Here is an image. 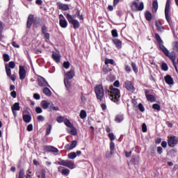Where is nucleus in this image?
<instances>
[{"mask_svg":"<svg viewBox=\"0 0 178 178\" xmlns=\"http://www.w3.org/2000/svg\"><path fill=\"white\" fill-rule=\"evenodd\" d=\"M51 130H52V126L49 124L47 128L46 136H49V134H51Z\"/></svg>","mask_w":178,"mask_h":178,"instance_id":"45","label":"nucleus"},{"mask_svg":"<svg viewBox=\"0 0 178 178\" xmlns=\"http://www.w3.org/2000/svg\"><path fill=\"white\" fill-rule=\"evenodd\" d=\"M131 66H132V69H133L134 72L135 73H137L138 72V69H137V66L136 65L134 62L131 63Z\"/></svg>","mask_w":178,"mask_h":178,"instance_id":"48","label":"nucleus"},{"mask_svg":"<svg viewBox=\"0 0 178 178\" xmlns=\"http://www.w3.org/2000/svg\"><path fill=\"white\" fill-rule=\"evenodd\" d=\"M66 17L70 24H72L74 29H79L80 27V22H79L76 19H73V17L69 14H66Z\"/></svg>","mask_w":178,"mask_h":178,"instance_id":"4","label":"nucleus"},{"mask_svg":"<svg viewBox=\"0 0 178 178\" xmlns=\"http://www.w3.org/2000/svg\"><path fill=\"white\" fill-rule=\"evenodd\" d=\"M125 70L127 73H130V72H131V68L129 65H125Z\"/></svg>","mask_w":178,"mask_h":178,"instance_id":"62","label":"nucleus"},{"mask_svg":"<svg viewBox=\"0 0 178 178\" xmlns=\"http://www.w3.org/2000/svg\"><path fill=\"white\" fill-rule=\"evenodd\" d=\"M64 84L67 90H69L72 87V82L69 79H64Z\"/></svg>","mask_w":178,"mask_h":178,"instance_id":"33","label":"nucleus"},{"mask_svg":"<svg viewBox=\"0 0 178 178\" xmlns=\"http://www.w3.org/2000/svg\"><path fill=\"white\" fill-rule=\"evenodd\" d=\"M63 120H64V118L62 116H59L57 118V122L58 123H62V122H63Z\"/></svg>","mask_w":178,"mask_h":178,"instance_id":"60","label":"nucleus"},{"mask_svg":"<svg viewBox=\"0 0 178 178\" xmlns=\"http://www.w3.org/2000/svg\"><path fill=\"white\" fill-rule=\"evenodd\" d=\"M39 24H40V19H36L35 21H33L34 27H38Z\"/></svg>","mask_w":178,"mask_h":178,"instance_id":"51","label":"nucleus"},{"mask_svg":"<svg viewBox=\"0 0 178 178\" xmlns=\"http://www.w3.org/2000/svg\"><path fill=\"white\" fill-rule=\"evenodd\" d=\"M40 105L44 109H48V108H49L51 105H52V102L48 100H43L41 102Z\"/></svg>","mask_w":178,"mask_h":178,"instance_id":"13","label":"nucleus"},{"mask_svg":"<svg viewBox=\"0 0 178 178\" xmlns=\"http://www.w3.org/2000/svg\"><path fill=\"white\" fill-rule=\"evenodd\" d=\"M44 149L46 152H54L56 154L59 152V149L54 146H45Z\"/></svg>","mask_w":178,"mask_h":178,"instance_id":"12","label":"nucleus"},{"mask_svg":"<svg viewBox=\"0 0 178 178\" xmlns=\"http://www.w3.org/2000/svg\"><path fill=\"white\" fill-rule=\"evenodd\" d=\"M3 58L4 59V62H9L10 60V57H9L8 54H4Z\"/></svg>","mask_w":178,"mask_h":178,"instance_id":"44","label":"nucleus"},{"mask_svg":"<svg viewBox=\"0 0 178 178\" xmlns=\"http://www.w3.org/2000/svg\"><path fill=\"white\" fill-rule=\"evenodd\" d=\"M64 123H65V126H67V127H69V129H70V127H73V124L72 122H70V120H69L67 119L64 120Z\"/></svg>","mask_w":178,"mask_h":178,"instance_id":"38","label":"nucleus"},{"mask_svg":"<svg viewBox=\"0 0 178 178\" xmlns=\"http://www.w3.org/2000/svg\"><path fill=\"white\" fill-rule=\"evenodd\" d=\"M170 2L171 0H167L165 8V16L169 24H170V17L169 16V12H170Z\"/></svg>","mask_w":178,"mask_h":178,"instance_id":"6","label":"nucleus"},{"mask_svg":"<svg viewBox=\"0 0 178 178\" xmlns=\"http://www.w3.org/2000/svg\"><path fill=\"white\" fill-rule=\"evenodd\" d=\"M162 70H164V72H168L169 67H168V65L165 63H162L161 65Z\"/></svg>","mask_w":178,"mask_h":178,"instance_id":"43","label":"nucleus"},{"mask_svg":"<svg viewBox=\"0 0 178 178\" xmlns=\"http://www.w3.org/2000/svg\"><path fill=\"white\" fill-rule=\"evenodd\" d=\"M34 22V15H29L28 17L27 22H26V27L27 29H31V25Z\"/></svg>","mask_w":178,"mask_h":178,"instance_id":"18","label":"nucleus"},{"mask_svg":"<svg viewBox=\"0 0 178 178\" xmlns=\"http://www.w3.org/2000/svg\"><path fill=\"white\" fill-rule=\"evenodd\" d=\"M95 92L96 94L97 99L99 101H102L104 99V87L102 85L99 84L95 88Z\"/></svg>","mask_w":178,"mask_h":178,"instance_id":"3","label":"nucleus"},{"mask_svg":"<svg viewBox=\"0 0 178 178\" xmlns=\"http://www.w3.org/2000/svg\"><path fill=\"white\" fill-rule=\"evenodd\" d=\"M60 27H62L63 29H66V27H67V21H66L65 19H60Z\"/></svg>","mask_w":178,"mask_h":178,"instance_id":"27","label":"nucleus"},{"mask_svg":"<svg viewBox=\"0 0 178 178\" xmlns=\"http://www.w3.org/2000/svg\"><path fill=\"white\" fill-rule=\"evenodd\" d=\"M63 67H65V69H69V67H70V63L69 61H65L63 63Z\"/></svg>","mask_w":178,"mask_h":178,"instance_id":"50","label":"nucleus"},{"mask_svg":"<svg viewBox=\"0 0 178 178\" xmlns=\"http://www.w3.org/2000/svg\"><path fill=\"white\" fill-rule=\"evenodd\" d=\"M105 65H113L115 61L113 59L106 58L104 61Z\"/></svg>","mask_w":178,"mask_h":178,"instance_id":"39","label":"nucleus"},{"mask_svg":"<svg viewBox=\"0 0 178 178\" xmlns=\"http://www.w3.org/2000/svg\"><path fill=\"white\" fill-rule=\"evenodd\" d=\"M113 42L118 49L122 48V41H120L119 39L113 40Z\"/></svg>","mask_w":178,"mask_h":178,"instance_id":"25","label":"nucleus"},{"mask_svg":"<svg viewBox=\"0 0 178 178\" xmlns=\"http://www.w3.org/2000/svg\"><path fill=\"white\" fill-rule=\"evenodd\" d=\"M52 58L57 63L60 62V54L53 51Z\"/></svg>","mask_w":178,"mask_h":178,"instance_id":"21","label":"nucleus"},{"mask_svg":"<svg viewBox=\"0 0 178 178\" xmlns=\"http://www.w3.org/2000/svg\"><path fill=\"white\" fill-rule=\"evenodd\" d=\"M24 177V170L21 169L19 172V177L18 178H23Z\"/></svg>","mask_w":178,"mask_h":178,"instance_id":"49","label":"nucleus"},{"mask_svg":"<svg viewBox=\"0 0 178 178\" xmlns=\"http://www.w3.org/2000/svg\"><path fill=\"white\" fill-rule=\"evenodd\" d=\"M80 118L81 119H86V118H87V112L84 110H81L80 112Z\"/></svg>","mask_w":178,"mask_h":178,"instance_id":"37","label":"nucleus"},{"mask_svg":"<svg viewBox=\"0 0 178 178\" xmlns=\"http://www.w3.org/2000/svg\"><path fill=\"white\" fill-rule=\"evenodd\" d=\"M155 38L158 44H159L160 49H163V48L162 47H165V46L163 45V41L161 38V36H159V34L155 33Z\"/></svg>","mask_w":178,"mask_h":178,"instance_id":"20","label":"nucleus"},{"mask_svg":"<svg viewBox=\"0 0 178 178\" xmlns=\"http://www.w3.org/2000/svg\"><path fill=\"white\" fill-rule=\"evenodd\" d=\"M142 130H143V133H147V124H145V123L143 124Z\"/></svg>","mask_w":178,"mask_h":178,"instance_id":"57","label":"nucleus"},{"mask_svg":"<svg viewBox=\"0 0 178 178\" xmlns=\"http://www.w3.org/2000/svg\"><path fill=\"white\" fill-rule=\"evenodd\" d=\"M49 109L50 112H52V111H59V107L55 106L54 105V103L51 102V105H50V107Z\"/></svg>","mask_w":178,"mask_h":178,"instance_id":"35","label":"nucleus"},{"mask_svg":"<svg viewBox=\"0 0 178 178\" xmlns=\"http://www.w3.org/2000/svg\"><path fill=\"white\" fill-rule=\"evenodd\" d=\"M155 24L158 31H160V33H162L163 31V26H162V24H161V22L158 21H156Z\"/></svg>","mask_w":178,"mask_h":178,"instance_id":"26","label":"nucleus"},{"mask_svg":"<svg viewBox=\"0 0 178 178\" xmlns=\"http://www.w3.org/2000/svg\"><path fill=\"white\" fill-rule=\"evenodd\" d=\"M108 137L111 141H113V140H115V135L113 134V133L109 134Z\"/></svg>","mask_w":178,"mask_h":178,"instance_id":"58","label":"nucleus"},{"mask_svg":"<svg viewBox=\"0 0 178 178\" xmlns=\"http://www.w3.org/2000/svg\"><path fill=\"white\" fill-rule=\"evenodd\" d=\"M57 6H58V8L60 10H64V11H66V10H69V5L67 4H63L60 2H58L56 3Z\"/></svg>","mask_w":178,"mask_h":178,"instance_id":"16","label":"nucleus"},{"mask_svg":"<svg viewBox=\"0 0 178 178\" xmlns=\"http://www.w3.org/2000/svg\"><path fill=\"white\" fill-rule=\"evenodd\" d=\"M145 94L147 101H149V102H155V101H156V99H155V97L154 95H149V91L145 90Z\"/></svg>","mask_w":178,"mask_h":178,"instance_id":"15","label":"nucleus"},{"mask_svg":"<svg viewBox=\"0 0 178 178\" xmlns=\"http://www.w3.org/2000/svg\"><path fill=\"white\" fill-rule=\"evenodd\" d=\"M5 69L8 77H10V79H11L13 81H15L16 80V77L15 76V74L12 75V70H10V68L8 67V64L5 65Z\"/></svg>","mask_w":178,"mask_h":178,"instance_id":"10","label":"nucleus"},{"mask_svg":"<svg viewBox=\"0 0 178 178\" xmlns=\"http://www.w3.org/2000/svg\"><path fill=\"white\" fill-rule=\"evenodd\" d=\"M110 151L111 152V154H113V152L115 151V143L113 141L110 143Z\"/></svg>","mask_w":178,"mask_h":178,"instance_id":"41","label":"nucleus"},{"mask_svg":"<svg viewBox=\"0 0 178 178\" xmlns=\"http://www.w3.org/2000/svg\"><path fill=\"white\" fill-rule=\"evenodd\" d=\"M145 17L148 22H151V20H152V15L151 14V13H149V11L145 12Z\"/></svg>","mask_w":178,"mask_h":178,"instance_id":"31","label":"nucleus"},{"mask_svg":"<svg viewBox=\"0 0 178 178\" xmlns=\"http://www.w3.org/2000/svg\"><path fill=\"white\" fill-rule=\"evenodd\" d=\"M77 146V140H72L71 143L67 144L65 146V149H73V148H76Z\"/></svg>","mask_w":178,"mask_h":178,"instance_id":"17","label":"nucleus"},{"mask_svg":"<svg viewBox=\"0 0 178 178\" xmlns=\"http://www.w3.org/2000/svg\"><path fill=\"white\" fill-rule=\"evenodd\" d=\"M138 109L140 111V112H144V111H145L144 106H143V104L141 103L138 104Z\"/></svg>","mask_w":178,"mask_h":178,"instance_id":"54","label":"nucleus"},{"mask_svg":"<svg viewBox=\"0 0 178 178\" xmlns=\"http://www.w3.org/2000/svg\"><path fill=\"white\" fill-rule=\"evenodd\" d=\"M2 33H3V26L2 25V23L0 22V40H3V38Z\"/></svg>","mask_w":178,"mask_h":178,"instance_id":"42","label":"nucleus"},{"mask_svg":"<svg viewBox=\"0 0 178 178\" xmlns=\"http://www.w3.org/2000/svg\"><path fill=\"white\" fill-rule=\"evenodd\" d=\"M15 67H16V64L13 61H10L8 65V69H15Z\"/></svg>","mask_w":178,"mask_h":178,"instance_id":"40","label":"nucleus"},{"mask_svg":"<svg viewBox=\"0 0 178 178\" xmlns=\"http://www.w3.org/2000/svg\"><path fill=\"white\" fill-rule=\"evenodd\" d=\"M70 173V169L65 168V169L61 170V174L63 176H69Z\"/></svg>","mask_w":178,"mask_h":178,"instance_id":"36","label":"nucleus"},{"mask_svg":"<svg viewBox=\"0 0 178 178\" xmlns=\"http://www.w3.org/2000/svg\"><path fill=\"white\" fill-rule=\"evenodd\" d=\"M67 130V133L72 134V136H77V129H76V127H74L73 125L72 127L68 128Z\"/></svg>","mask_w":178,"mask_h":178,"instance_id":"23","label":"nucleus"},{"mask_svg":"<svg viewBox=\"0 0 178 178\" xmlns=\"http://www.w3.org/2000/svg\"><path fill=\"white\" fill-rule=\"evenodd\" d=\"M152 108L156 111H161V106L158 104H153Z\"/></svg>","mask_w":178,"mask_h":178,"instance_id":"46","label":"nucleus"},{"mask_svg":"<svg viewBox=\"0 0 178 178\" xmlns=\"http://www.w3.org/2000/svg\"><path fill=\"white\" fill-rule=\"evenodd\" d=\"M12 111H20V104L19 102L15 103L12 106H11Z\"/></svg>","mask_w":178,"mask_h":178,"instance_id":"28","label":"nucleus"},{"mask_svg":"<svg viewBox=\"0 0 178 178\" xmlns=\"http://www.w3.org/2000/svg\"><path fill=\"white\" fill-rule=\"evenodd\" d=\"M124 120V116L122 114H119L115 116V122L116 123H120L121 122H123Z\"/></svg>","mask_w":178,"mask_h":178,"instance_id":"24","label":"nucleus"},{"mask_svg":"<svg viewBox=\"0 0 178 178\" xmlns=\"http://www.w3.org/2000/svg\"><path fill=\"white\" fill-rule=\"evenodd\" d=\"M168 145L169 147H175V145H177L178 139L175 136H171L168 138Z\"/></svg>","mask_w":178,"mask_h":178,"instance_id":"11","label":"nucleus"},{"mask_svg":"<svg viewBox=\"0 0 178 178\" xmlns=\"http://www.w3.org/2000/svg\"><path fill=\"white\" fill-rule=\"evenodd\" d=\"M105 92L109 95L111 101L116 103L119 102V99H120V90L119 89L111 86L110 90H105Z\"/></svg>","mask_w":178,"mask_h":178,"instance_id":"1","label":"nucleus"},{"mask_svg":"<svg viewBox=\"0 0 178 178\" xmlns=\"http://www.w3.org/2000/svg\"><path fill=\"white\" fill-rule=\"evenodd\" d=\"M37 119L38 122H44V120H45V118L42 115H38Z\"/></svg>","mask_w":178,"mask_h":178,"instance_id":"56","label":"nucleus"},{"mask_svg":"<svg viewBox=\"0 0 178 178\" xmlns=\"http://www.w3.org/2000/svg\"><path fill=\"white\" fill-rule=\"evenodd\" d=\"M158 10V1H154L152 3V12H156Z\"/></svg>","mask_w":178,"mask_h":178,"instance_id":"34","label":"nucleus"},{"mask_svg":"<svg viewBox=\"0 0 178 178\" xmlns=\"http://www.w3.org/2000/svg\"><path fill=\"white\" fill-rule=\"evenodd\" d=\"M174 49L178 53V42H175L174 44Z\"/></svg>","mask_w":178,"mask_h":178,"instance_id":"61","label":"nucleus"},{"mask_svg":"<svg viewBox=\"0 0 178 178\" xmlns=\"http://www.w3.org/2000/svg\"><path fill=\"white\" fill-rule=\"evenodd\" d=\"M124 87L127 91H130L131 92H134L136 91L134 85H133V83H131L130 81H126L124 82Z\"/></svg>","mask_w":178,"mask_h":178,"instance_id":"7","label":"nucleus"},{"mask_svg":"<svg viewBox=\"0 0 178 178\" xmlns=\"http://www.w3.org/2000/svg\"><path fill=\"white\" fill-rule=\"evenodd\" d=\"M23 120L25 123H30L31 122V116L29 115H23Z\"/></svg>","mask_w":178,"mask_h":178,"instance_id":"29","label":"nucleus"},{"mask_svg":"<svg viewBox=\"0 0 178 178\" xmlns=\"http://www.w3.org/2000/svg\"><path fill=\"white\" fill-rule=\"evenodd\" d=\"M111 34H112V36H113V37H114L115 38H116L117 37H118V30H116V29L112 30Z\"/></svg>","mask_w":178,"mask_h":178,"instance_id":"47","label":"nucleus"},{"mask_svg":"<svg viewBox=\"0 0 178 178\" xmlns=\"http://www.w3.org/2000/svg\"><path fill=\"white\" fill-rule=\"evenodd\" d=\"M28 131H33V124H30L27 126Z\"/></svg>","mask_w":178,"mask_h":178,"instance_id":"63","label":"nucleus"},{"mask_svg":"<svg viewBox=\"0 0 178 178\" xmlns=\"http://www.w3.org/2000/svg\"><path fill=\"white\" fill-rule=\"evenodd\" d=\"M165 81L167 84L169 86H173L174 81H173V78L170 76V75H167L164 77Z\"/></svg>","mask_w":178,"mask_h":178,"instance_id":"22","label":"nucleus"},{"mask_svg":"<svg viewBox=\"0 0 178 178\" xmlns=\"http://www.w3.org/2000/svg\"><path fill=\"white\" fill-rule=\"evenodd\" d=\"M45 175H46L45 170H41V176H42V178H47V177H45Z\"/></svg>","mask_w":178,"mask_h":178,"instance_id":"64","label":"nucleus"},{"mask_svg":"<svg viewBox=\"0 0 178 178\" xmlns=\"http://www.w3.org/2000/svg\"><path fill=\"white\" fill-rule=\"evenodd\" d=\"M35 112L36 113H42V108H41V107H36L35 108Z\"/></svg>","mask_w":178,"mask_h":178,"instance_id":"55","label":"nucleus"},{"mask_svg":"<svg viewBox=\"0 0 178 178\" xmlns=\"http://www.w3.org/2000/svg\"><path fill=\"white\" fill-rule=\"evenodd\" d=\"M33 98H34L35 99L38 100V99H41V96H40V95L38 94V93H35V94L33 95Z\"/></svg>","mask_w":178,"mask_h":178,"instance_id":"59","label":"nucleus"},{"mask_svg":"<svg viewBox=\"0 0 178 178\" xmlns=\"http://www.w3.org/2000/svg\"><path fill=\"white\" fill-rule=\"evenodd\" d=\"M43 93H44V95L47 97H51V95H52V92H51V90L48 88H44L43 89Z\"/></svg>","mask_w":178,"mask_h":178,"instance_id":"32","label":"nucleus"},{"mask_svg":"<svg viewBox=\"0 0 178 178\" xmlns=\"http://www.w3.org/2000/svg\"><path fill=\"white\" fill-rule=\"evenodd\" d=\"M74 77V70H71L69 72L65 73V76L64 79L65 80H72V79Z\"/></svg>","mask_w":178,"mask_h":178,"instance_id":"19","label":"nucleus"},{"mask_svg":"<svg viewBox=\"0 0 178 178\" xmlns=\"http://www.w3.org/2000/svg\"><path fill=\"white\" fill-rule=\"evenodd\" d=\"M19 79L20 80H24L26 76V69L24 68V66H22V65H19Z\"/></svg>","mask_w":178,"mask_h":178,"instance_id":"8","label":"nucleus"},{"mask_svg":"<svg viewBox=\"0 0 178 178\" xmlns=\"http://www.w3.org/2000/svg\"><path fill=\"white\" fill-rule=\"evenodd\" d=\"M162 52H163V54L165 55V56H168V58H169L175 67V70L177 71V63H176V52H175V51H172L170 53L169 52V50H168L165 47H162Z\"/></svg>","mask_w":178,"mask_h":178,"instance_id":"2","label":"nucleus"},{"mask_svg":"<svg viewBox=\"0 0 178 178\" xmlns=\"http://www.w3.org/2000/svg\"><path fill=\"white\" fill-rule=\"evenodd\" d=\"M170 154H171V155H172V156H176V154H177V150H176V149H172L170 151Z\"/></svg>","mask_w":178,"mask_h":178,"instance_id":"53","label":"nucleus"},{"mask_svg":"<svg viewBox=\"0 0 178 178\" xmlns=\"http://www.w3.org/2000/svg\"><path fill=\"white\" fill-rule=\"evenodd\" d=\"M68 159H76L77 154L74 152H72L67 154Z\"/></svg>","mask_w":178,"mask_h":178,"instance_id":"30","label":"nucleus"},{"mask_svg":"<svg viewBox=\"0 0 178 178\" xmlns=\"http://www.w3.org/2000/svg\"><path fill=\"white\" fill-rule=\"evenodd\" d=\"M131 8H136V10L141 11L144 9V3L140 2V5L138 6L137 2L134 1Z\"/></svg>","mask_w":178,"mask_h":178,"instance_id":"14","label":"nucleus"},{"mask_svg":"<svg viewBox=\"0 0 178 178\" xmlns=\"http://www.w3.org/2000/svg\"><path fill=\"white\" fill-rule=\"evenodd\" d=\"M38 85L40 87H49V85H48V82L45 79L41 76H38Z\"/></svg>","mask_w":178,"mask_h":178,"instance_id":"9","label":"nucleus"},{"mask_svg":"<svg viewBox=\"0 0 178 178\" xmlns=\"http://www.w3.org/2000/svg\"><path fill=\"white\" fill-rule=\"evenodd\" d=\"M57 163L61 166L69 168V169H73V167L74 166V163L70 160H61L60 161H58Z\"/></svg>","mask_w":178,"mask_h":178,"instance_id":"5","label":"nucleus"},{"mask_svg":"<svg viewBox=\"0 0 178 178\" xmlns=\"http://www.w3.org/2000/svg\"><path fill=\"white\" fill-rule=\"evenodd\" d=\"M47 31H48V27H47V26H45V25H43L42 26V34L45 33H47Z\"/></svg>","mask_w":178,"mask_h":178,"instance_id":"52","label":"nucleus"}]
</instances>
